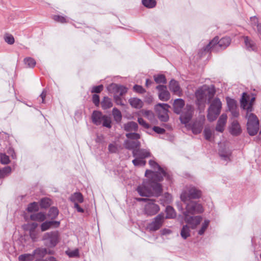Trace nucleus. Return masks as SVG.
I'll use <instances>...</instances> for the list:
<instances>
[{
	"mask_svg": "<svg viewBox=\"0 0 261 261\" xmlns=\"http://www.w3.org/2000/svg\"><path fill=\"white\" fill-rule=\"evenodd\" d=\"M247 105V100L246 98V94L243 93L241 100V106L247 111L246 118L247 119V128L248 132L250 136H254L259 130V120L257 116L251 113V104L246 108Z\"/></svg>",
	"mask_w": 261,
	"mask_h": 261,
	"instance_id": "f257e3e1",
	"label": "nucleus"
},
{
	"mask_svg": "<svg viewBox=\"0 0 261 261\" xmlns=\"http://www.w3.org/2000/svg\"><path fill=\"white\" fill-rule=\"evenodd\" d=\"M185 106V101L182 99H177L174 100L173 103L174 112L176 114H180V120L181 123L186 124L191 120L193 112V108L191 105H187L182 111V109Z\"/></svg>",
	"mask_w": 261,
	"mask_h": 261,
	"instance_id": "f03ea898",
	"label": "nucleus"
},
{
	"mask_svg": "<svg viewBox=\"0 0 261 261\" xmlns=\"http://www.w3.org/2000/svg\"><path fill=\"white\" fill-rule=\"evenodd\" d=\"M230 42L231 39L229 37H223L219 40V37L216 36L204 48V51H217L218 46L224 49L230 45Z\"/></svg>",
	"mask_w": 261,
	"mask_h": 261,
	"instance_id": "7ed1b4c3",
	"label": "nucleus"
},
{
	"mask_svg": "<svg viewBox=\"0 0 261 261\" xmlns=\"http://www.w3.org/2000/svg\"><path fill=\"white\" fill-rule=\"evenodd\" d=\"M149 164L151 167L153 168L154 170H157V171L153 172L149 170H146L145 176L147 178L151 177L153 180H163L164 177L166 175V173L164 169L154 161L150 160Z\"/></svg>",
	"mask_w": 261,
	"mask_h": 261,
	"instance_id": "20e7f679",
	"label": "nucleus"
},
{
	"mask_svg": "<svg viewBox=\"0 0 261 261\" xmlns=\"http://www.w3.org/2000/svg\"><path fill=\"white\" fill-rule=\"evenodd\" d=\"M222 103L218 98H214L211 103L208 109L207 118L212 122L215 120L221 112Z\"/></svg>",
	"mask_w": 261,
	"mask_h": 261,
	"instance_id": "39448f33",
	"label": "nucleus"
},
{
	"mask_svg": "<svg viewBox=\"0 0 261 261\" xmlns=\"http://www.w3.org/2000/svg\"><path fill=\"white\" fill-rule=\"evenodd\" d=\"M108 89L111 93L113 94L114 99L116 104L123 106L124 104L120 96L127 92V88L121 85L112 84L109 86Z\"/></svg>",
	"mask_w": 261,
	"mask_h": 261,
	"instance_id": "423d86ee",
	"label": "nucleus"
},
{
	"mask_svg": "<svg viewBox=\"0 0 261 261\" xmlns=\"http://www.w3.org/2000/svg\"><path fill=\"white\" fill-rule=\"evenodd\" d=\"M201 196V191L195 187H190L182 192L180 195V199L183 202L186 203L191 199H197Z\"/></svg>",
	"mask_w": 261,
	"mask_h": 261,
	"instance_id": "0eeeda50",
	"label": "nucleus"
},
{
	"mask_svg": "<svg viewBox=\"0 0 261 261\" xmlns=\"http://www.w3.org/2000/svg\"><path fill=\"white\" fill-rule=\"evenodd\" d=\"M138 201H147L144 208V213L147 216H153L158 213L160 211L159 206L154 203V200L139 198H138Z\"/></svg>",
	"mask_w": 261,
	"mask_h": 261,
	"instance_id": "6e6552de",
	"label": "nucleus"
},
{
	"mask_svg": "<svg viewBox=\"0 0 261 261\" xmlns=\"http://www.w3.org/2000/svg\"><path fill=\"white\" fill-rule=\"evenodd\" d=\"M203 212L204 208L201 204L191 201L187 204L184 215L201 214Z\"/></svg>",
	"mask_w": 261,
	"mask_h": 261,
	"instance_id": "1a4fd4ad",
	"label": "nucleus"
},
{
	"mask_svg": "<svg viewBox=\"0 0 261 261\" xmlns=\"http://www.w3.org/2000/svg\"><path fill=\"white\" fill-rule=\"evenodd\" d=\"M164 219V214H159L153 219L151 223L147 225V229L151 231H154L159 229L162 226Z\"/></svg>",
	"mask_w": 261,
	"mask_h": 261,
	"instance_id": "9d476101",
	"label": "nucleus"
},
{
	"mask_svg": "<svg viewBox=\"0 0 261 261\" xmlns=\"http://www.w3.org/2000/svg\"><path fill=\"white\" fill-rule=\"evenodd\" d=\"M169 107L166 103H159L156 106V109L159 110L158 117L161 121L166 122L168 120V109Z\"/></svg>",
	"mask_w": 261,
	"mask_h": 261,
	"instance_id": "9b49d317",
	"label": "nucleus"
},
{
	"mask_svg": "<svg viewBox=\"0 0 261 261\" xmlns=\"http://www.w3.org/2000/svg\"><path fill=\"white\" fill-rule=\"evenodd\" d=\"M137 190L139 195L141 196L149 197L151 196L152 193L150 188L149 179L147 181H143L141 185L138 187Z\"/></svg>",
	"mask_w": 261,
	"mask_h": 261,
	"instance_id": "f8f14e48",
	"label": "nucleus"
},
{
	"mask_svg": "<svg viewBox=\"0 0 261 261\" xmlns=\"http://www.w3.org/2000/svg\"><path fill=\"white\" fill-rule=\"evenodd\" d=\"M44 240H48L51 247H55L60 241V233L58 231H51L44 234Z\"/></svg>",
	"mask_w": 261,
	"mask_h": 261,
	"instance_id": "ddd939ff",
	"label": "nucleus"
},
{
	"mask_svg": "<svg viewBox=\"0 0 261 261\" xmlns=\"http://www.w3.org/2000/svg\"><path fill=\"white\" fill-rule=\"evenodd\" d=\"M184 216L185 222L189 224L192 229H195L202 220V217L200 216H190L189 215H184Z\"/></svg>",
	"mask_w": 261,
	"mask_h": 261,
	"instance_id": "4468645a",
	"label": "nucleus"
},
{
	"mask_svg": "<svg viewBox=\"0 0 261 261\" xmlns=\"http://www.w3.org/2000/svg\"><path fill=\"white\" fill-rule=\"evenodd\" d=\"M150 184V188L152 191L151 196L158 197L161 195L162 193V188L160 184L158 183L159 181L152 180L151 177L149 178Z\"/></svg>",
	"mask_w": 261,
	"mask_h": 261,
	"instance_id": "2eb2a0df",
	"label": "nucleus"
},
{
	"mask_svg": "<svg viewBox=\"0 0 261 261\" xmlns=\"http://www.w3.org/2000/svg\"><path fill=\"white\" fill-rule=\"evenodd\" d=\"M227 119V115L225 114H222L220 117H219L216 126V130L220 132L223 133L224 130L225 126L226 124Z\"/></svg>",
	"mask_w": 261,
	"mask_h": 261,
	"instance_id": "dca6fc26",
	"label": "nucleus"
},
{
	"mask_svg": "<svg viewBox=\"0 0 261 261\" xmlns=\"http://www.w3.org/2000/svg\"><path fill=\"white\" fill-rule=\"evenodd\" d=\"M156 89L159 91V97L163 101H167L170 98V93L167 90V87L164 85H159Z\"/></svg>",
	"mask_w": 261,
	"mask_h": 261,
	"instance_id": "f3484780",
	"label": "nucleus"
},
{
	"mask_svg": "<svg viewBox=\"0 0 261 261\" xmlns=\"http://www.w3.org/2000/svg\"><path fill=\"white\" fill-rule=\"evenodd\" d=\"M150 154L148 150L140 149L139 147L133 150V155L134 157H138L143 160L150 156Z\"/></svg>",
	"mask_w": 261,
	"mask_h": 261,
	"instance_id": "a211bd4d",
	"label": "nucleus"
},
{
	"mask_svg": "<svg viewBox=\"0 0 261 261\" xmlns=\"http://www.w3.org/2000/svg\"><path fill=\"white\" fill-rule=\"evenodd\" d=\"M43 251L42 249L38 248L35 249L31 254H23L19 256V261H32L34 258V256L37 254H40Z\"/></svg>",
	"mask_w": 261,
	"mask_h": 261,
	"instance_id": "6ab92c4d",
	"label": "nucleus"
},
{
	"mask_svg": "<svg viewBox=\"0 0 261 261\" xmlns=\"http://www.w3.org/2000/svg\"><path fill=\"white\" fill-rule=\"evenodd\" d=\"M195 95L199 104L204 102L206 98V86L197 90L195 93Z\"/></svg>",
	"mask_w": 261,
	"mask_h": 261,
	"instance_id": "aec40b11",
	"label": "nucleus"
},
{
	"mask_svg": "<svg viewBox=\"0 0 261 261\" xmlns=\"http://www.w3.org/2000/svg\"><path fill=\"white\" fill-rule=\"evenodd\" d=\"M169 88L170 90L174 94L179 96H180L181 94V90L179 84L177 81L174 80H171L170 82Z\"/></svg>",
	"mask_w": 261,
	"mask_h": 261,
	"instance_id": "412c9836",
	"label": "nucleus"
},
{
	"mask_svg": "<svg viewBox=\"0 0 261 261\" xmlns=\"http://www.w3.org/2000/svg\"><path fill=\"white\" fill-rule=\"evenodd\" d=\"M229 131L231 134L234 136L239 135L241 133V126L237 120L232 122Z\"/></svg>",
	"mask_w": 261,
	"mask_h": 261,
	"instance_id": "4be33fe9",
	"label": "nucleus"
},
{
	"mask_svg": "<svg viewBox=\"0 0 261 261\" xmlns=\"http://www.w3.org/2000/svg\"><path fill=\"white\" fill-rule=\"evenodd\" d=\"M140 141L131 140H126L124 143V145L126 149L133 150L140 147Z\"/></svg>",
	"mask_w": 261,
	"mask_h": 261,
	"instance_id": "5701e85b",
	"label": "nucleus"
},
{
	"mask_svg": "<svg viewBox=\"0 0 261 261\" xmlns=\"http://www.w3.org/2000/svg\"><path fill=\"white\" fill-rule=\"evenodd\" d=\"M59 225L60 222L59 221H46L41 225V229L42 231H44L48 230L52 226L58 227Z\"/></svg>",
	"mask_w": 261,
	"mask_h": 261,
	"instance_id": "b1692460",
	"label": "nucleus"
},
{
	"mask_svg": "<svg viewBox=\"0 0 261 261\" xmlns=\"http://www.w3.org/2000/svg\"><path fill=\"white\" fill-rule=\"evenodd\" d=\"M103 116V115H102L100 112L96 111H94L92 115L93 122L97 125H100L102 123Z\"/></svg>",
	"mask_w": 261,
	"mask_h": 261,
	"instance_id": "393cba45",
	"label": "nucleus"
},
{
	"mask_svg": "<svg viewBox=\"0 0 261 261\" xmlns=\"http://www.w3.org/2000/svg\"><path fill=\"white\" fill-rule=\"evenodd\" d=\"M124 129L128 132H136L138 129L137 123L134 121H129L125 123L123 125Z\"/></svg>",
	"mask_w": 261,
	"mask_h": 261,
	"instance_id": "a878e982",
	"label": "nucleus"
},
{
	"mask_svg": "<svg viewBox=\"0 0 261 261\" xmlns=\"http://www.w3.org/2000/svg\"><path fill=\"white\" fill-rule=\"evenodd\" d=\"M69 200L75 204V203H82L84 201V197L80 192H75L69 197Z\"/></svg>",
	"mask_w": 261,
	"mask_h": 261,
	"instance_id": "bb28decb",
	"label": "nucleus"
},
{
	"mask_svg": "<svg viewBox=\"0 0 261 261\" xmlns=\"http://www.w3.org/2000/svg\"><path fill=\"white\" fill-rule=\"evenodd\" d=\"M129 103L134 108L140 109L143 107L142 101L138 98H131L129 99Z\"/></svg>",
	"mask_w": 261,
	"mask_h": 261,
	"instance_id": "cd10ccee",
	"label": "nucleus"
},
{
	"mask_svg": "<svg viewBox=\"0 0 261 261\" xmlns=\"http://www.w3.org/2000/svg\"><path fill=\"white\" fill-rule=\"evenodd\" d=\"M30 219L33 221L43 222L46 219V216L44 213L39 212L31 215L30 216Z\"/></svg>",
	"mask_w": 261,
	"mask_h": 261,
	"instance_id": "c85d7f7f",
	"label": "nucleus"
},
{
	"mask_svg": "<svg viewBox=\"0 0 261 261\" xmlns=\"http://www.w3.org/2000/svg\"><path fill=\"white\" fill-rule=\"evenodd\" d=\"M244 39L245 45L248 50H255L256 49L255 44L248 37L245 36Z\"/></svg>",
	"mask_w": 261,
	"mask_h": 261,
	"instance_id": "c756f323",
	"label": "nucleus"
},
{
	"mask_svg": "<svg viewBox=\"0 0 261 261\" xmlns=\"http://www.w3.org/2000/svg\"><path fill=\"white\" fill-rule=\"evenodd\" d=\"M101 106L103 109L106 110L112 107L113 103L110 98L106 96L103 97L101 102Z\"/></svg>",
	"mask_w": 261,
	"mask_h": 261,
	"instance_id": "7c9ffc66",
	"label": "nucleus"
},
{
	"mask_svg": "<svg viewBox=\"0 0 261 261\" xmlns=\"http://www.w3.org/2000/svg\"><path fill=\"white\" fill-rule=\"evenodd\" d=\"M166 216L165 218L172 219L176 217V213L174 208L171 206H167L166 208Z\"/></svg>",
	"mask_w": 261,
	"mask_h": 261,
	"instance_id": "2f4dec72",
	"label": "nucleus"
},
{
	"mask_svg": "<svg viewBox=\"0 0 261 261\" xmlns=\"http://www.w3.org/2000/svg\"><path fill=\"white\" fill-rule=\"evenodd\" d=\"M180 235L184 239H186L190 236V230L188 225H186L183 226L181 230Z\"/></svg>",
	"mask_w": 261,
	"mask_h": 261,
	"instance_id": "473e14b6",
	"label": "nucleus"
},
{
	"mask_svg": "<svg viewBox=\"0 0 261 261\" xmlns=\"http://www.w3.org/2000/svg\"><path fill=\"white\" fill-rule=\"evenodd\" d=\"M112 114L114 120L117 122H120L122 119L121 112L117 108H114L112 111Z\"/></svg>",
	"mask_w": 261,
	"mask_h": 261,
	"instance_id": "72a5a7b5",
	"label": "nucleus"
},
{
	"mask_svg": "<svg viewBox=\"0 0 261 261\" xmlns=\"http://www.w3.org/2000/svg\"><path fill=\"white\" fill-rule=\"evenodd\" d=\"M24 63L27 67L33 68L36 65L35 60L32 58H26L24 59Z\"/></svg>",
	"mask_w": 261,
	"mask_h": 261,
	"instance_id": "f704fd0d",
	"label": "nucleus"
},
{
	"mask_svg": "<svg viewBox=\"0 0 261 261\" xmlns=\"http://www.w3.org/2000/svg\"><path fill=\"white\" fill-rule=\"evenodd\" d=\"M204 138L206 140L211 141L212 137L213 136V132L210 129L209 127H205L204 129Z\"/></svg>",
	"mask_w": 261,
	"mask_h": 261,
	"instance_id": "c9c22d12",
	"label": "nucleus"
},
{
	"mask_svg": "<svg viewBox=\"0 0 261 261\" xmlns=\"http://www.w3.org/2000/svg\"><path fill=\"white\" fill-rule=\"evenodd\" d=\"M206 97L208 98V100L210 101L211 99L214 97L216 91L214 87H206Z\"/></svg>",
	"mask_w": 261,
	"mask_h": 261,
	"instance_id": "e433bc0d",
	"label": "nucleus"
},
{
	"mask_svg": "<svg viewBox=\"0 0 261 261\" xmlns=\"http://www.w3.org/2000/svg\"><path fill=\"white\" fill-rule=\"evenodd\" d=\"M58 214V208L55 207H52L49 209L48 215L51 219H53L57 217Z\"/></svg>",
	"mask_w": 261,
	"mask_h": 261,
	"instance_id": "4c0bfd02",
	"label": "nucleus"
},
{
	"mask_svg": "<svg viewBox=\"0 0 261 261\" xmlns=\"http://www.w3.org/2000/svg\"><path fill=\"white\" fill-rule=\"evenodd\" d=\"M39 210V206L37 202H34L28 205L27 211L29 212H37Z\"/></svg>",
	"mask_w": 261,
	"mask_h": 261,
	"instance_id": "58836bf2",
	"label": "nucleus"
},
{
	"mask_svg": "<svg viewBox=\"0 0 261 261\" xmlns=\"http://www.w3.org/2000/svg\"><path fill=\"white\" fill-rule=\"evenodd\" d=\"M125 136L128 139L135 141H138L141 138L140 135L136 133H127Z\"/></svg>",
	"mask_w": 261,
	"mask_h": 261,
	"instance_id": "ea45409f",
	"label": "nucleus"
},
{
	"mask_svg": "<svg viewBox=\"0 0 261 261\" xmlns=\"http://www.w3.org/2000/svg\"><path fill=\"white\" fill-rule=\"evenodd\" d=\"M51 204V201L48 198H44L41 199L40 201V206L42 208H47Z\"/></svg>",
	"mask_w": 261,
	"mask_h": 261,
	"instance_id": "a19ab883",
	"label": "nucleus"
},
{
	"mask_svg": "<svg viewBox=\"0 0 261 261\" xmlns=\"http://www.w3.org/2000/svg\"><path fill=\"white\" fill-rule=\"evenodd\" d=\"M102 122L103 126L107 127L108 128L111 127V120L110 117L106 115H103Z\"/></svg>",
	"mask_w": 261,
	"mask_h": 261,
	"instance_id": "79ce46f5",
	"label": "nucleus"
},
{
	"mask_svg": "<svg viewBox=\"0 0 261 261\" xmlns=\"http://www.w3.org/2000/svg\"><path fill=\"white\" fill-rule=\"evenodd\" d=\"M143 5L149 8H152L155 7L156 2L155 0H142Z\"/></svg>",
	"mask_w": 261,
	"mask_h": 261,
	"instance_id": "37998d69",
	"label": "nucleus"
},
{
	"mask_svg": "<svg viewBox=\"0 0 261 261\" xmlns=\"http://www.w3.org/2000/svg\"><path fill=\"white\" fill-rule=\"evenodd\" d=\"M154 81L157 84H165L166 83V79L164 75L160 74L157 76H154Z\"/></svg>",
	"mask_w": 261,
	"mask_h": 261,
	"instance_id": "c03bdc74",
	"label": "nucleus"
},
{
	"mask_svg": "<svg viewBox=\"0 0 261 261\" xmlns=\"http://www.w3.org/2000/svg\"><path fill=\"white\" fill-rule=\"evenodd\" d=\"M136 158L133 160V163L135 166H144L146 164V161L144 160L140 159L138 157H135Z\"/></svg>",
	"mask_w": 261,
	"mask_h": 261,
	"instance_id": "a18cd8bd",
	"label": "nucleus"
},
{
	"mask_svg": "<svg viewBox=\"0 0 261 261\" xmlns=\"http://www.w3.org/2000/svg\"><path fill=\"white\" fill-rule=\"evenodd\" d=\"M226 100H227V106H228V107L229 110H234V108H237L236 102L234 99H231L229 98H227Z\"/></svg>",
	"mask_w": 261,
	"mask_h": 261,
	"instance_id": "49530a36",
	"label": "nucleus"
},
{
	"mask_svg": "<svg viewBox=\"0 0 261 261\" xmlns=\"http://www.w3.org/2000/svg\"><path fill=\"white\" fill-rule=\"evenodd\" d=\"M202 129V124L198 123H195L193 124L192 127V132L195 134H199Z\"/></svg>",
	"mask_w": 261,
	"mask_h": 261,
	"instance_id": "de8ad7c7",
	"label": "nucleus"
},
{
	"mask_svg": "<svg viewBox=\"0 0 261 261\" xmlns=\"http://www.w3.org/2000/svg\"><path fill=\"white\" fill-rule=\"evenodd\" d=\"M210 223V221L207 220H205L204 222L202 223L201 227L200 229L198 231V234L199 235H202L204 233L206 229H207Z\"/></svg>",
	"mask_w": 261,
	"mask_h": 261,
	"instance_id": "09e8293b",
	"label": "nucleus"
},
{
	"mask_svg": "<svg viewBox=\"0 0 261 261\" xmlns=\"http://www.w3.org/2000/svg\"><path fill=\"white\" fill-rule=\"evenodd\" d=\"M53 18L55 21L62 23H65L67 22V19L65 17L59 15H54Z\"/></svg>",
	"mask_w": 261,
	"mask_h": 261,
	"instance_id": "8fccbe9b",
	"label": "nucleus"
},
{
	"mask_svg": "<svg viewBox=\"0 0 261 261\" xmlns=\"http://www.w3.org/2000/svg\"><path fill=\"white\" fill-rule=\"evenodd\" d=\"M4 40L6 42H7L9 44H13L14 42V38L11 34H6L4 37Z\"/></svg>",
	"mask_w": 261,
	"mask_h": 261,
	"instance_id": "3c124183",
	"label": "nucleus"
},
{
	"mask_svg": "<svg viewBox=\"0 0 261 261\" xmlns=\"http://www.w3.org/2000/svg\"><path fill=\"white\" fill-rule=\"evenodd\" d=\"M142 113L143 115L149 120H152L154 117L153 113L151 111L143 110Z\"/></svg>",
	"mask_w": 261,
	"mask_h": 261,
	"instance_id": "603ef678",
	"label": "nucleus"
},
{
	"mask_svg": "<svg viewBox=\"0 0 261 261\" xmlns=\"http://www.w3.org/2000/svg\"><path fill=\"white\" fill-rule=\"evenodd\" d=\"M1 162L2 164H8L10 163V161L9 156L5 154H1L0 156Z\"/></svg>",
	"mask_w": 261,
	"mask_h": 261,
	"instance_id": "864d4df0",
	"label": "nucleus"
},
{
	"mask_svg": "<svg viewBox=\"0 0 261 261\" xmlns=\"http://www.w3.org/2000/svg\"><path fill=\"white\" fill-rule=\"evenodd\" d=\"M67 254L70 257H78L79 256V251L78 249L72 251H66Z\"/></svg>",
	"mask_w": 261,
	"mask_h": 261,
	"instance_id": "5fc2aeb1",
	"label": "nucleus"
},
{
	"mask_svg": "<svg viewBox=\"0 0 261 261\" xmlns=\"http://www.w3.org/2000/svg\"><path fill=\"white\" fill-rule=\"evenodd\" d=\"M138 122L140 125H142L145 128H149L150 127V125L147 123L142 118H138Z\"/></svg>",
	"mask_w": 261,
	"mask_h": 261,
	"instance_id": "6e6d98bb",
	"label": "nucleus"
},
{
	"mask_svg": "<svg viewBox=\"0 0 261 261\" xmlns=\"http://www.w3.org/2000/svg\"><path fill=\"white\" fill-rule=\"evenodd\" d=\"M108 150L111 153H116L118 151L117 145L115 144H110L108 146Z\"/></svg>",
	"mask_w": 261,
	"mask_h": 261,
	"instance_id": "4d7b16f0",
	"label": "nucleus"
},
{
	"mask_svg": "<svg viewBox=\"0 0 261 261\" xmlns=\"http://www.w3.org/2000/svg\"><path fill=\"white\" fill-rule=\"evenodd\" d=\"M38 226V224L36 223H32L29 225V230H30V236H31L33 237V232H34L35 231L36 228Z\"/></svg>",
	"mask_w": 261,
	"mask_h": 261,
	"instance_id": "13d9d810",
	"label": "nucleus"
},
{
	"mask_svg": "<svg viewBox=\"0 0 261 261\" xmlns=\"http://www.w3.org/2000/svg\"><path fill=\"white\" fill-rule=\"evenodd\" d=\"M103 87L102 85L94 86L91 90L92 93H99L103 90Z\"/></svg>",
	"mask_w": 261,
	"mask_h": 261,
	"instance_id": "bf43d9fd",
	"label": "nucleus"
},
{
	"mask_svg": "<svg viewBox=\"0 0 261 261\" xmlns=\"http://www.w3.org/2000/svg\"><path fill=\"white\" fill-rule=\"evenodd\" d=\"M133 89L135 91L139 93H143L145 92V89L141 86L136 85Z\"/></svg>",
	"mask_w": 261,
	"mask_h": 261,
	"instance_id": "052dcab7",
	"label": "nucleus"
},
{
	"mask_svg": "<svg viewBox=\"0 0 261 261\" xmlns=\"http://www.w3.org/2000/svg\"><path fill=\"white\" fill-rule=\"evenodd\" d=\"M92 101L94 105L98 106L99 104V97L97 94H94L92 97Z\"/></svg>",
	"mask_w": 261,
	"mask_h": 261,
	"instance_id": "680f3d73",
	"label": "nucleus"
},
{
	"mask_svg": "<svg viewBox=\"0 0 261 261\" xmlns=\"http://www.w3.org/2000/svg\"><path fill=\"white\" fill-rule=\"evenodd\" d=\"M153 130L156 133L159 134H163L165 133V130L164 128H161L159 126H154Z\"/></svg>",
	"mask_w": 261,
	"mask_h": 261,
	"instance_id": "e2e57ef3",
	"label": "nucleus"
},
{
	"mask_svg": "<svg viewBox=\"0 0 261 261\" xmlns=\"http://www.w3.org/2000/svg\"><path fill=\"white\" fill-rule=\"evenodd\" d=\"M246 94V99L247 100V105L246 106V108L248 107L250 104H251V106L252 107V105H253V103L254 102V100H255V97H252L249 103H248V100H249V96L246 93H245ZM253 110V108L252 107V110Z\"/></svg>",
	"mask_w": 261,
	"mask_h": 261,
	"instance_id": "0e129e2a",
	"label": "nucleus"
},
{
	"mask_svg": "<svg viewBox=\"0 0 261 261\" xmlns=\"http://www.w3.org/2000/svg\"><path fill=\"white\" fill-rule=\"evenodd\" d=\"M4 173L7 176L11 172V168L9 166L6 167L3 169Z\"/></svg>",
	"mask_w": 261,
	"mask_h": 261,
	"instance_id": "69168bd1",
	"label": "nucleus"
},
{
	"mask_svg": "<svg viewBox=\"0 0 261 261\" xmlns=\"http://www.w3.org/2000/svg\"><path fill=\"white\" fill-rule=\"evenodd\" d=\"M74 208H75L78 212L80 213H84V210L81 207V206L78 204V203H75L74 205Z\"/></svg>",
	"mask_w": 261,
	"mask_h": 261,
	"instance_id": "338daca9",
	"label": "nucleus"
},
{
	"mask_svg": "<svg viewBox=\"0 0 261 261\" xmlns=\"http://www.w3.org/2000/svg\"><path fill=\"white\" fill-rule=\"evenodd\" d=\"M229 111L231 112L232 115L235 117H237L239 115V111L237 110V108H234V110H230Z\"/></svg>",
	"mask_w": 261,
	"mask_h": 261,
	"instance_id": "774afa93",
	"label": "nucleus"
}]
</instances>
